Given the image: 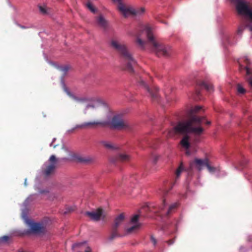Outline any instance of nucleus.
I'll return each mask as SVG.
<instances>
[{
  "label": "nucleus",
  "mask_w": 252,
  "mask_h": 252,
  "mask_svg": "<svg viewBox=\"0 0 252 252\" xmlns=\"http://www.w3.org/2000/svg\"><path fill=\"white\" fill-rule=\"evenodd\" d=\"M204 120L205 118L203 117H199L193 114L190 115L189 120L179 123L174 128V131L177 133L187 134L192 132L199 135L203 132L204 130L203 127L200 126L194 127L193 124L194 123L199 125Z\"/></svg>",
  "instance_id": "1"
},
{
  "label": "nucleus",
  "mask_w": 252,
  "mask_h": 252,
  "mask_svg": "<svg viewBox=\"0 0 252 252\" xmlns=\"http://www.w3.org/2000/svg\"><path fill=\"white\" fill-rule=\"evenodd\" d=\"M110 44L113 48L121 54L125 62L126 69L130 72H133L136 62L126 45L115 39L111 40Z\"/></svg>",
  "instance_id": "2"
},
{
  "label": "nucleus",
  "mask_w": 252,
  "mask_h": 252,
  "mask_svg": "<svg viewBox=\"0 0 252 252\" xmlns=\"http://www.w3.org/2000/svg\"><path fill=\"white\" fill-rule=\"evenodd\" d=\"M83 112L94 117L104 119L107 117L109 109L104 104L95 101L88 103L84 107Z\"/></svg>",
  "instance_id": "3"
},
{
  "label": "nucleus",
  "mask_w": 252,
  "mask_h": 252,
  "mask_svg": "<svg viewBox=\"0 0 252 252\" xmlns=\"http://www.w3.org/2000/svg\"><path fill=\"white\" fill-rule=\"evenodd\" d=\"M144 31L146 33L147 38L149 42L153 46L154 52L158 56H163L168 57L171 52V47L168 46H165L157 41L152 32V28L149 26H146Z\"/></svg>",
  "instance_id": "4"
},
{
  "label": "nucleus",
  "mask_w": 252,
  "mask_h": 252,
  "mask_svg": "<svg viewBox=\"0 0 252 252\" xmlns=\"http://www.w3.org/2000/svg\"><path fill=\"white\" fill-rule=\"evenodd\" d=\"M236 2V8L239 14L245 16L249 21L248 27L252 32V2L245 0H232Z\"/></svg>",
  "instance_id": "5"
},
{
  "label": "nucleus",
  "mask_w": 252,
  "mask_h": 252,
  "mask_svg": "<svg viewBox=\"0 0 252 252\" xmlns=\"http://www.w3.org/2000/svg\"><path fill=\"white\" fill-rule=\"evenodd\" d=\"M119 12L125 17L129 16H139L145 12L143 7L134 8L130 5L120 2L117 5Z\"/></svg>",
  "instance_id": "6"
},
{
  "label": "nucleus",
  "mask_w": 252,
  "mask_h": 252,
  "mask_svg": "<svg viewBox=\"0 0 252 252\" xmlns=\"http://www.w3.org/2000/svg\"><path fill=\"white\" fill-rule=\"evenodd\" d=\"M239 63L240 70L243 68L246 70L247 75L249 76L246 80L249 84L252 87V68L248 66V65L251 63L250 61L248 58H245L239 61Z\"/></svg>",
  "instance_id": "7"
},
{
  "label": "nucleus",
  "mask_w": 252,
  "mask_h": 252,
  "mask_svg": "<svg viewBox=\"0 0 252 252\" xmlns=\"http://www.w3.org/2000/svg\"><path fill=\"white\" fill-rule=\"evenodd\" d=\"M139 217V215H135L131 218L129 226L126 229V233H133L140 228L141 224L138 221Z\"/></svg>",
  "instance_id": "8"
},
{
  "label": "nucleus",
  "mask_w": 252,
  "mask_h": 252,
  "mask_svg": "<svg viewBox=\"0 0 252 252\" xmlns=\"http://www.w3.org/2000/svg\"><path fill=\"white\" fill-rule=\"evenodd\" d=\"M85 215L92 220L95 221L103 219L105 217L103 211L100 208L91 212H86Z\"/></svg>",
  "instance_id": "9"
},
{
  "label": "nucleus",
  "mask_w": 252,
  "mask_h": 252,
  "mask_svg": "<svg viewBox=\"0 0 252 252\" xmlns=\"http://www.w3.org/2000/svg\"><path fill=\"white\" fill-rule=\"evenodd\" d=\"M139 85L149 93L150 95L153 100H156L158 97V88L156 87H150L149 85L143 79L139 81Z\"/></svg>",
  "instance_id": "10"
},
{
  "label": "nucleus",
  "mask_w": 252,
  "mask_h": 252,
  "mask_svg": "<svg viewBox=\"0 0 252 252\" xmlns=\"http://www.w3.org/2000/svg\"><path fill=\"white\" fill-rule=\"evenodd\" d=\"M50 164L48 165L44 169V173L46 176H48L53 174L56 167L57 159L54 155H52L49 159Z\"/></svg>",
  "instance_id": "11"
},
{
  "label": "nucleus",
  "mask_w": 252,
  "mask_h": 252,
  "mask_svg": "<svg viewBox=\"0 0 252 252\" xmlns=\"http://www.w3.org/2000/svg\"><path fill=\"white\" fill-rule=\"evenodd\" d=\"M208 159L204 158L203 159L195 158L190 163L189 169L192 170L193 168H196L200 171L204 166H206L207 163Z\"/></svg>",
  "instance_id": "12"
},
{
  "label": "nucleus",
  "mask_w": 252,
  "mask_h": 252,
  "mask_svg": "<svg viewBox=\"0 0 252 252\" xmlns=\"http://www.w3.org/2000/svg\"><path fill=\"white\" fill-rule=\"evenodd\" d=\"M113 126L117 128H124L128 126L129 125L127 121L122 119L119 116L114 117L112 121Z\"/></svg>",
  "instance_id": "13"
},
{
  "label": "nucleus",
  "mask_w": 252,
  "mask_h": 252,
  "mask_svg": "<svg viewBox=\"0 0 252 252\" xmlns=\"http://www.w3.org/2000/svg\"><path fill=\"white\" fill-rule=\"evenodd\" d=\"M101 124V122L98 121H93V122H86L84 123L81 125H78L76 126L75 128H73L70 130H68V132L69 133L72 132L74 129L76 128H89V127H92L94 126L99 125Z\"/></svg>",
  "instance_id": "14"
},
{
  "label": "nucleus",
  "mask_w": 252,
  "mask_h": 252,
  "mask_svg": "<svg viewBox=\"0 0 252 252\" xmlns=\"http://www.w3.org/2000/svg\"><path fill=\"white\" fill-rule=\"evenodd\" d=\"M72 249L75 251L79 250L84 251V252H91V248L88 246L86 242L74 244L72 246Z\"/></svg>",
  "instance_id": "15"
},
{
  "label": "nucleus",
  "mask_w": 252,
  "mask_h": 252,
  "mask_svg": "<svg viewBox=\"0 0 252 252\" xmlns=\"http://www.w3.org/2000/svg\"><path fill=\"white\" fill-rule=\"evenodd\" d=\"M96 23L98 26L103 29H106L108 26V21L102 15H99L96 18Z\"/></svg>",
  "instance_id": "16"
},
{
  "label": "nucleus",
  "mask_w": 252,
  "mask_h": 252,
  "mask_svg": "<svg viewBox=\"0 0 252 252\" xmlns=\"http://www.w3.org/2000/svg\"><path fill=\"white\" fill-rule=\"evenodd\" d=\"M180 144L186 150L189 149L190 146V137L188 135L185 134L181 140Z\"/></svg>",
  "instance_id": "17"
},
{
  "label": "nucleus",
  "mask_w": 252,
  "mask_h": 252,
  "mask_svg": "<svg viewBox=\"0 0 252 252\" xmlns=\"http://www.w3.org/2000/svg\"><path fill=\"white\" fill-rule=\"evenodd\" d=\"M125 220L124 214L119 215L115 220L113 227L118 229V228L123 223Z\"/></svg>",
  "instance_id": "18"
},
{
  "label": "nucleus",
  "mask_w": 252,
  "mask_h": 252,
  "mask_svg": "<svg viewBox=\"0 0 252 252\" xmlns=\"http://www.w3.org/2000/svg\"><path fill=\"white\" fill-rule=\"evenodd\" d=\"M45 226L40 223H33L31 226V229L35 232H40L43 230Z\"/></svg>",
  "instance_id": "19"
},
{
  "label": "nucleus",
  "mask_w": 252,
  "mask_h": 252,
  "mask_svg": "<svg viewBox=\"0 0 252 252\" xmlns=\"http://www.w3.org/2000/svg\"><path fill=\"white\" fill-rule=\"evenodd\" d=\"M135 42L138 46L141 48H144L145 42L142 39V36L141 33H139L136 35Z\"/></svg>",
  "instance_id": "20"
},
{
  "label": "nucleus",
  "mask_w": 252,
  "mask_h": 252,
  "mask_svg": "<svg viewBox=\"0 0 252 252\" xmlns=\"http://www.w3.org/2000/svg\"><path fill=\"white\" fill-rule=\"evenodd\" d=\"M130 156L126 153H121L118 155V158L122 161H128L130 159Z\"/></svg>",
  "instance_id": "21"
},
{
  "label": "nucleus",
  "mask_w": 252,
  "mask_h": 252,
  "mask_svg": "<svg viewBox=\"0 0 252 252\" xmlns=\"http://www.w3.org/2000/svg\"><path fill=\"white\" fill-rule=\"evenodd\" d=\"M120 234H119L118 230L117 229H114V228L113 227L112 228V232L110 234V235L108 237V239L110 240H112L115 238L120 236Z\"/></svg>",
  "instance_id": "22"
},
{
  "label": "nucleus",
  "mask_w": 252,
  "mask_h": 252,
  "mask_svg": "<svg viewBox=\"0 0 252 252\" xmlns=\"http://www.w3.org/2000/svg\"><path fill=\"white\" fill-rule=\"evenodd\" d=\"M100 143L102 146H103L104 147H105V148H106L107 149H113L114 148L113 146L112 145V144L111 143L107 142V141H102L100 142Z\"/></svg>",
  "instance_id": "23"
},
{
  "label": "nucleus",
  "mask_w": 252,
  "mask_h": 252,
  "mask_svg": "<svg viewBox=\"0 0 252 252\" xmlns=\"http://www.w3.org/2000/svg\"><path fill=\"white\" fill-rule=\"evenodd\" d=\"M202 86L208 91L211 92L213 90V87L212 84L206 83H203Z\"/></svg>",
  "instance_id": "24"
},
{
  "label": "nucleus",
  "mask_w": 252,
  "mask_h": 252,
  "mask_svg": "<svg viewBox=\"0 0 252 252\" xmlns=\"http://www.w3.org/2000/svg\"><path fill=\"white\" fill-rule=\"evenodd\" d=\"M237 92L239 94H244L246 93V90L241 84H238L237 86Z\"/></svg>",
  "instance_id": "25"
},
{
  "label": "nucleus",
  "mask_w": 252,
  "mask_h": 252,
  "mask_svg": "<svg viewBox=\"0 0 252 252\" xmlns=\"http://www.w3.org/2000/svg\"><path fill=\"white\" fill-rule=\"evenodd\" d=\"M183 170H184V167H183V164L181 163L180 166L179 167V168H178V169L177 170V171L176 172V179H178L180 177L181 173L183 172Z\"/></svg>",
  "instance_id": "26"
},
{
  "label": "nucleus",
  "mask_w": 252,
  "mask_h": 252,
  "mask_svg": "<svg viewBox=\"0 0 252 252\" xmlns=\"http://www.w3.org/2000/svg\"><path fill=\"white\" fill-rule=\"evenodd\" d=\"M86 6L87 8L93 13H95L96 11V9L95 7L91 4L90 2H88L86 4Z\"/></svg>",
  "instance_id": "27"
},
{
  "label": "nucleus",
  "mask_w": 252,
  "mask_h": 252,
  "mask_svg": "<svg viewBox=\"0 0 252 252\" xmlns=\"http://www.w3.org/2000/svg\"><path fill=\"white\" fill-rule=\"evenodd\" d=\"M178 206V203H174L170 205L169 207L168 210L167 212V215H169L171 211L175 209Z\"/></svg>",
  "instance_id": "28"
},
{
  "label": "nucleus",
  "mask_w": 252,
  "mask_h": 252,
  "mask_svg": "<svg viewBox=\"0 0 252 252\" xmlns=\"http://www.w3.org/2000/svg\"><path fill=\"white\" fill-rule=\"evenodd\" d=\"M160 158V156L156 154H154L152 155V160L154 164H156L157 161Z\"/></svg>",
  "instance_id": "29"
},
{
  "label": "nucleus",
  "mask_w": 252,
  "mask_h": 252,
  "mask_svg": "<svg viewBox=\"0 0 252 252\" xmlns=\"http://www.w3.org/2000/svg\"><path fill=\"white\" fill-rule=\"evenodd\" d=\"M70 69V67L68 65H65L64 66H62L61 67L60 70L63 72V74L66 73L69 69Z\"/></svg>",
  "instance_id": "30"
},
{
  "label": "nucleus",
  "mask_w": 252,
  "mask_h": 252,
  "mask_svg": "<svg viewBox=\"0 0 252 252\" xmlns=\"http://www.w3.org/2000/svg\"><path fill=\"white\" fill-rule=\"evenodd\" d=\"M201 109L200 106H196L191 110L190 115L197 113Z\"/></svg>",
  "instance_id": "31"
},
{
  "label": "nucleus",
  "mask_w": 252,
  "mask_h": 252,
  "mask_svg": "<svg viewBox=\"0 0 252 252\" xmlns=\"http://www.w3.org/2000/svg\"><path fill=\"white\" fill-rule=\"evenodd\" d=\"M10 239V237L8 236H4L0 238V241L3 242H7Z\"/></svg>",
  "instance_id": "32"
},
{
  "label": "nucleus",
  "mask_w": 252,
  "mask_h": 252,
  "mask_svg": "<svg viewBox=\"0 0 252 252\" xmlns=\"http://www.w3.org/2000/svg\"><path fill=\"white\" fill-rule=\"evenodd\" d=\"M206 166L207 167L208 169L209 170V171L210 172H213L214 171H215V169L214 167H212L211 166H210L209 164H208V161H207V164L206 165Z\"/></svg>",
  "instance_id": "33"
},
{
  "label": "nucleus",
  "mask_w": 252,
  "mask_h": 252,
  "mask_svg": "<svg viewBox=\"0 0 252 252\" xmlns=\"http://www.w3.org/2000/svg\"><path fill=\"white\" fill-rule=\"evenodd\" d=\"M151 241H152V243L153 244V245H156L157 244V241H156V239H155V238H154L153 236H152L151 237Z\"/></svg>",
  "instance_id": "34"
},
{
  "label": "nucleus",
  "mask_w": 252,
  "mask_h": 252,
  "mask_svg": "<svg viewBox=\"0 0 252 252\" xmlns=\"http://www.w3.org/2000/svg\"><path fill=\"white\" fill-rule=\"evenodd\" d=\"M166 205H167V203L166 202L165 199H163V202H162V205L161 207V209H163L166 206Z\"/></svg>",
  "instance_id": "35"
},
{
  "label": "nucleus",
  "mask_w": 252,
  "mask_h": 252,
  "mask_svg": "<svg viewBox=\"0 0 252 252\" xmlns=\"http://www.w3.org/2000/svg\"><path fill=\"white\" fill-rule=\"evenodd\" d=\"M39 9H40V10L41 12L43 13H45L46 12V10L45 9V8L43 7H41V6H40L39 7Z\"/></svg>",
  "instance_id": "36"
},
{
  "label": "nucleus",
  "mask_w": 252,
  "mask_h": 252,
  "mask_svg": "<svg viewBox=\"0 0 252 252\" xmlns=\"http://www.w3.org/2000/svg\"><path fill=\"white\" fill-rule=\"evenodd\" d=\"M92 160V159L90 158H84L82 161H84V162H90Z\"/></svg>",
  "instance_id": "37"
},
{
  "label": "nucleus",
  "mask_w": 252,
  "mask_h": 252,
  "mask_svg": "<svg viewBox=\"0 0 252 252\" xmlns=\"http://www.w3.org/2000/svg\"><path fill=\"white\" fill-rule=\"evenodd\" d=\"M243 29L242 28H239L238 30V33L239 34H241L242 32Z\"/></svg>",
  "instance_id": "38"
},
{
  "label": "nucleus",
  "mask_w": 252,
  "mask_h": 252,
  "mask_svg": "<svg viewBox=\"0 0 252 252\" xmlns=\"http://www.w3.org/2000/svg\"><path fill=\"white\" fill-rule=\"evenodd\" d=\"M169 245H171L174 243V241L173 240H170L167 242Z\"/></svg>",
  "instance_id": "39"
},
{
  "label": "nucleus",
  "mask_w": 252,
  "mask_h": 252,
  "mask_svg": "<svg viewBox=\"0 0 252 252\" xmlns=\"http://www.w3.org/2000/svg\"><path fill=\"white\" fill-rule=\"evenodd\" d=\"M168 134L169 136H172L173 135L172 132L171 131H169Z\"/></svg>",
  "instance_id": "40"
},
{
  "label": "nucleus",
  "mask_w": 252,
  "mask_h": 252,
  "mask_svg": "<svg viewBox=\"0 0 252 252\" xmlns=\"http://www.w3.org/2000/svg\"><path fill=\"white\" fill-rule=\"evenodd\" d=\"M62 150L65 152H67V149L64 148L63 146L62 147Z\"/></svg>",
  "instance_id": "41"
},
{
  "label": "nucleus",
  "mask_w": 252,
  "mask_h": 252,
  "mask_svg": "<svg viewBox=\"0 0 252 252\" xmlns=\"http://www.w3.org/2000/svg\"><path fill=\"white\" fill-rule=\"evenodd\" d=\"M205 123L207 124V125H210L211 124V122L210 121H206L205 122Z\"/></svg>",
  "instance_id": "42"
},
{
  "label": "nucleus",
  "mask_w": 252,
  "mask_h": 252,
  "mask_svg": "<svg viewBox=\"0 0 252 252\" xmlns=\"http://www.w3.org/2000/svg\"><path fill=\"white\" fill-rule=\"evenodd\" d=\"M25 185H26V184H27V182H26V180H25Z\"/></svg>",
  "instance_id": "43"
}]
</instances>
